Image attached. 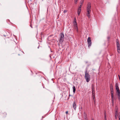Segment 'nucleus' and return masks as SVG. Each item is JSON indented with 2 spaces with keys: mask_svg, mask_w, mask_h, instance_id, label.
Listing matches in <instances>:
<instances>
[{
  "mask_svg": "<svg viewBox=\"0 0 120 120\" xmlns=\"http://www.w3.org/2000/svg\"><path fill=\"white\" fill-rule=\"evenodd\" d=\"M110 90H113V86L112 84L110 85Z\"/></svg>",
  "mask_w": 120,
  "mask_h": 120,
  "instance_id": "4468645a",
  "label": "nucleus"
},
{
  "mask_svg": "<svg viewBox=\"0 0 120 120\" xmlns=\"http://www.w3.org/2000/svg\"><path fill=\"white\" fill-rule=\"evenodd\" d=\"M39 46H38V49H39Z\"/></svg>",
  "mask_w": 120,
  "mask_h": 120,
  "instance_id": "c756f323",
  "label": "nucleus"
},
{
  "mask_svg": "<svg viewBox=\"0 0 120 120\" xmlns=\"http://www.w3.org/2000/svg\"><path fill=\"white\" fill-rule=\"evenodd\" d=\"M91 3L90 2H88V3L86 8V11L87 12V13L86 14V15L89 18H90V12L91 11Z\"/></svg>",
  "mask_w": 120,
  "mask_h": 120,
  "instance_id": "f257e3e1",
  "label": "nucleus"
},
{
  "mask_svg": "<svg viewBox=\"0 0 120 120\" xmlns=\"http://www.w3.org/2000/svg\"><path fill=\"white\" fill-rule=\"evenodd\" d=\"M81 11V9L80 7H79L78 8L77 11V13L78 14V15H79Z\"/></svg>",
  "mask_w": 120,
  "mask_h": 120,
  "instance_id": "9d476101",
  "label": "nucleus"
},
{
  "mask_svg": "<svg viewBox=\"0 0 120 120\" xmlns=\"http://www.w3.org/2000/svg\"><path fill=\"white\" fill-rule=\"evenodd\" d=\"M87 42L88 43V46L89 47L91 46L92 44L91 40L90 37H88L87 40Z\"/></svg>",
  "mask_w": 120,
  "mask_h": 120,
  "instance_id": "39448f33",
  "label": "nucleus"
},
{
  "mask_svg": "<svg viewBox=\"0 0 120 120\" xmlns=\"http://www.w3.org/2000/svg\"><path fill=\"white\" fill-rule=\"evenodd\" d=\"M68 111H67L66 112V113L67 114L68 113Z\"/></svg>",
  "mask_w": 120,
  "mask_h": 120,
  "instance_id": "393cba45",
  "label": "nucleus"
},
{
  "mask_svg": "<svg viewBox=\"0 0 120 120\" xmlns=\"http://www.w3.org/2000/svg\"><path fill=\"white\" fill-rule=\"evenodd\" d=\"M85 78L87 82H89L90 80V76L89 74L87 69H86L85 71Z\"/></svg>",
  "mask_w": 120,
  "mask_h": 120,
  "instance_id": "f03ea898",
  "label": "nucleus"
},
{
  "mask_svg": "<svg viewBox=\"0 0 120 120\" xmlns=\"http://www.w3.org/2000/svg\"><path fill=\"white\" fill-rule=\"evenodd\" d=\"M115 114H118V111L117 110H115Z\"/></svg>",
  "mask_w": 120,
  "mask_h": 120,
  "instance_id": "f3484780",
  "label": "nucleus"
},
{
  "mask_svg": "<svg viewBox=\"0 0 120 120\" xmlns=\"http://www.w3.org/2000/svg\"><path fill=\"white\" fill-rule=\"evenodd\" d=\"M75 19H76L75 18V19H74V22H75Z\"/></svg>",
  "mask_w": 120,
  "mask_h": 120,
  "instance_id": "bb28decb",
  "label": "nucleus"
},
{
  "mask_svg": "<svg viewBox=\"0 0 120 120\" xmlns=\"http://www.w3.org/2000/svg\"><path fill=\"white\" fill-rule=\"evenodd\" d=\"M119 120H120V112H119Z\"/></svg>",
  "mask_w": 120,
  "mask_h": 120,
  "instance_id": "6ab92c4d",
  "label": "nucleus"
},
{
  "mask_svg": "<svg viewBox=\"0 0 120 120\" xmlns=\"http://www.w3.org/2000/svg\"><path fill=\"white\" fill-rule=\"evenodd\" d=\"M92 120H94V119H92Z\"/></svg>",
  "mask_w": 120,
  "mask_h": 120,
  "instance_id": "7c9ffc66",
  "label": "nucleus"
},
{
  "mask_svg": "<svg viewBox=\"0 0 120 120\" xmlns=\"http://www.w3.org/2000/svg\"><path fill=\"white\" fill-rule=\"evenodd\" d=\"M60 39L59 40V42L62 43L63 42L64 39V34L63 32H61L60 34Z\"/></svg>",
  "mask_w": 120,
  "mask_h": 120,
  "instance_id": "7ed1b4c3",
  "label": "nucleus"
},
{
  "mask_svg": "<svg viewBox=\"0 0 120 120\" xmlns=\"http://www.w3.org/2000/svg\"><path fill=\"white\" fill-rule=\"evenodd\" d=\"M118 114H116L115 115V118L116 119H117L118 118Z\"/></svg>",
  "mask_w": 120,
  "mask_h": 120,
  "instance_id": "dca6fc26",
  "label": "nucleus"
},
{
  "mask_svg": "<svg viewBox=\"0 0 120 120\" xmlns=\"http://www.w3.org/2000/svg\"><path fill=\"white\" fill-rule=\"evenodd\" d=\"M110 37L109 36H108L107 37V39L108 41H109L110 39Z\"/></svg>",
  "mask_w": 120,
  "mask_h": 120,
  "instance_id": "aec40b11",
  "label": "nucleus"
},
{
  "mask_svg": "<svg viewBox=\"0 0 120 120\" xmlns=\"http://www.w3.org/2000/svg\"><path fill=\"white\" fill-rule=\"evenodd\" d=\"M88 63V62L87 61L86 62V63Z\"/></svg>",
  "mask_w": 120,
  "mask_h": 120,
  "instance_id": "c85d7f7f",
  "label": "nucleus"
},
{
  "mask_svg": "<svg viewBox=\"0 0 120 120\" xmlns=\"http://www.w3.org/2000/svg\"><path fill=\"white\" fill-rule=\"evenodd\" d=\"M30 26L32 28H33V27H32V25L31 24H30Z\"/></svg>",
  "mask_w": 120,
  "mask_h": 120,
  "instance_id": "a878e982",
  "label": "nucleus"
},
{
  "mask_svg": "<svg viewBox=\"0 0 120 120\" xmlns=\"http://www.w3.org/2000/svg\"><path fill=\"white\" fill-rule=\"evenodd\" d=\"M104 116H106V114L105 111V112L104 113Z\"/></svg>",
  "mask_w": 120,
  "mask_h": 120,
  "instance_id": "b1692460",
  "label": "nucleus"
},
{
  "mask_svg": "<svg viewBox=\"0 0 120 120\" xmlns=\"http://www.w3.org/2000/svg\"><path fill=\"white\" fill-rule=\"evenodd\" d=\"M67 10H64V13H66L67 12Z\"/></svg>",
  "mask_w": 120,
  "mask_h": 120,
  "instance_id": "4be33fe9",
  "label": "nucleus"
},
{
  "mask_svg": "<svg viewBox=\"0 0 120 120\" xmlns=\"http://www.w3.org/2000/svg\"><path fill=\"white\" fill-rule=\"evenodd\" d=\"M78 0H74L75 4H76L77 3Z\"/></svg>",
  "mask_w": 120,
  "mask_h": 120,
  "instance_id": "a211bd4d",
  "label": "nucleus"
},
{
  "mask_svg": "<svg viewBox=\"0 0 120 120\" xmlns=\"http://www.w3.org/2000/svg\"><path fill=\"white\" fill-rule=\"evenodd\" d=\"M115 87L116 90L119 89L118 84L117 83H116L115 84Z\"/></svg>",
  "mask_w": 120,
  "mask_h": 120,
  "instance_id": "9b49d317",
  "label": "nucleus"
},
{
  "mask_svg": "<svg viewBox=\"0 0 120 120\" xmlns=\"http://www.w3.org/2000/svg\"><path fill=\"white\" fill-rule=\"evenodd\" d=\"M111 92V96L112 103L113 104L114 103V92L113 90H110Z\"/></svg>",
  "mask_w": 120,
  "mask_h": 120,
  "instance_id": "423d86ee",
  "label": "nucleus"
},
{
  "mask_svg": "<svg viewBox=\"0 0 120 120\" xmlns=\"http://www.w3.org/2000/svg\"><path fill=\"white\" fill-rule=\"evenodd\" d=\"M73 23L74 27L75 29L76 30L77 32H78V29L76 21V19H75V22H74Z\"/></svg>",
  "mask_w": 120,
  "mask_h": 120,
  "instance_id": "0eeeda50",
  "label": "nucleus"
},
{
  "mask_svg": "<svg viewBox=\"0 0 120 120\" xmlns=\"http://www.w3.org/2000/svg\"><path fill=\"white\" fill-rule=\"evenodd\" d=\"M73 93H75V91L76 90L75 88V86H73Z\"/></svg>",
  "mask_w": 120,
  "mask_h": 120,
  "instance_id": "ddd939ff",
  "label": "nucleus"
},
{
  "mask_svg": "<svg viewBox=\"0 0 120 120\" xmlns=\"http://www.w3.org/2000/svg\"><path fill=\"white\" fill-rule=\"evenodd\" d=\"M84 1V0H81L80 2V4L82 5Z\"/></svg>",
  "mask_w": 120,
  "mask_h": 120,
  "instance_id": "2eb2a0df",
  "label": "nucleus"
},
{
  "mask_svg": "<svg viewBox=\"0 0 120 120\" xmlns=\"http://www.w3.org/2000/svg\"><path fill=\"white\" fill-rule=\"evenodd\" d=\"M81 7H82V5H81L79 7H80L81 8Z\"/></svg>",
  "mask_w": 120,
  "mask_h": 120,
  "instance_id": "cd10ccee",
  "label": "nucleus"
},
{
  "mask_svg": "<svg viewBox=\"0 0 120 120\" xmlns=\"http://www.w3.org/2000/svg\"><path fill=\"white\" fill-rule=\"evenodd\" d=\"M73 107L75 110L76 107V103L75 101H74L73 102L72 105Z\"/></svg>",
  "mask_w": 120,
  "mask_h": 120,
  "instance_id": "1a4fd4ad",
  "label": "nucleus"
},
{
  "mask_svg": "<svg viewBox=\"0 0 120 120\" xmlns=\"http://www.w3.org/2000/svg\"><path fill=\"white\" fill-rule=\"evenodd\" d=\"M93 99L94 100H95V96H94V95H93Z\"/></svg>",
  "mask_w": 120,
  "mask_h": 120,
  "instance_id": "5701e85b",
  "label": "nucleus"
},
{
  "mask_svg": "<svg viewBox=\"0 0 120 120\" xmlns=\"http://www.w3.org/2000/svg\"><path fill=\"white\" fill-rule=\"evenodd\" d=\"M116 94L118 95V99H120V91L119 89L116 90Z\"/></svg>",
  "mask_w": 120,
  "mask_h": 120,
  "instance_id": "6e6552de",
  "label": "nucleus"
},
{
  "mask_svg": "<svg viewBox=\"0 0 120 120\" xmlns=\"http://www.w3.org/2000/svg\"><path fill=\"white\" fill-rule=\"evenodd\" d=\"M116 46L117 48L118 52L119 53H120V47L119 42L118 39H117L116 41Z\"/></svg>",
  "mask_w": 120,
  "mask_h": 120,
  "instance_id": "20e7f679",
  "label": "nucleus"
},
{
  "mask_svg": "<svg viewBox=\"0 0 120 120\" xmlns=\"http://www.w3.org/2000/svg\"><path fill=\"white\" fill-rule=\"evenodd\" d=\"M1 115L3 117H5L6 116L7 114L5 112H4L3 113H2Z\"/></svg>",
  "mask_w": 120,
  "mask_h": 120,
  "instance_id": "f8f14e48",
  "label": "nucleus"
},
{
  "mask_svg": "<svg viewBox=\"0 0 120 120\" xmlns=\"http://www.w3.org/2000/svg\"><path fill=\"white\" fill-rule=\"evenodd\" d=\"M104 119L105 120H107L106 116H104Z\"/></svg>",
  "mask_w": 120,
  "mask_h": 120,
  "instance_id": "412c9836",
  "label": "nucleus"
}]
</instances>
